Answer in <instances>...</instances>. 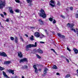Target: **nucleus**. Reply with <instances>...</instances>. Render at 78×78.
<instances>
[{
	"mask_svg": "<svg viewBox=\"0 0 78 78\" xmlns=\"http://www.w3.org/2000/svg\"><path fill=\"white\" fill-rule=\"evenodd\" d=\"M37 46V42L35 43V45L33 44H28L26 46V51H28L29 48L31 47H36Z\"/></svg>",
	"mask_w": 78,
	"mask_h": 78,
	"instance_id": "f257e3e1",
	"label": "nucleus"
},
{
	"mask_svg": "<svg viewBox=\"0 0 78 78\" xmlns=\"http://www.w3.org/2000/svg\"><path fill=\"white\" fill-rule=\"evenodd\" d=\"M40 12L41 13H40V16L42 17L43 19H45L47 17V14H45V11L43 9L41 8L40 10Z\"/></svg>",
	"mask_w": 78,
	"mask_h": 78,
	"instance_id": "f03ea898",
	"label": "nucleus"
},
{
	"mask_svg": "<svg viewBox=\"0 0 78 78\" xmlns=\"http://www.w3.org/2000/svg\"><path fill=\"white\" fill-rule=\"evenodd\" d=\"M28 62V59L26 58H24L21 59L20 61V62Z\"/></svg>",
	"mask_w": 78,
	"mask_h": 78,
	"instance_id": "7ed1b4c3",
	"label": "nucleus"
},
{
	"mask_svg": "<svg viewBox=\"0 0 78 78\" xmlns=\"http://www.w3.org/2000/svg\"><path fill=\"white\" fill-rule=\"evenodd\" d=\"M47 70H48V69L47 68H45L43 71L44 74L42 75L43 76H45L46 75L47 73Z\"/></svg>",
	"mask_w": 78,
	"mask_h": 78,
	"instance_id": "20e7f679",
	"label": "nucleus"
},
{
	"mask_svg": "<svg viewBox=\"0 0 78 78\" xmlns=\"http://www.w3.org/2000/svg\"><path fill=\"white\" fill-rule=\"evenodd\" d=\"M1 2H2V3H0V8L2 9L3 6H5V2H3L1 1Z\"/></svg>",
	"mask_w": 78,
	"mask_h": 78,
	"instance_id": "39448f33",
	"label": "nucleus"
},
{
	"mask_svg": "<svg viewBox=\"0 0 78 78\" xmlns=\"http://www.w3.org/2000/svg\"><path fill=\"white\" fill-rule=\"evenodd\" d=\"M0 55L2 56H3V57H7L8 56L6 54L5 52H0Z\"/></svg>",
	"mask_w": 78,
	"mask_h": 78,
	"instance_id": "423d86ee",
	"label": "nucleus"
},
{
	"mask_svg": "<svg viewBox=\"0 0 78 78\" xmlns=\"http://www.w3.org/2000/svg\"><path fill=\"white\" fill-rule=\"evenodd\" d=\"M67 26L69 28H72L73 27V26H74V24H70V23H68L67 24Z\"/></svg>",
	"mask_w": 78,
	"mask_h": 78,
	"instance_id": "0eeeda50",
	"label": "nucleus"
},
{
	"mask_svg": "<svg viewBox=\"0 0 78 78\" xmlns=\"http://www.w3.org/2000/svg\"><path fill=\"white\" fill-rule=\"evenodd\" d=\"M39 22V23L40 25H44V22L42 21V20L41 19H39L38 20Z\"/></svg>",
	"mask_w": 78,
	"mask_h": 78,
	"instance_id": "6e6552de",
	"label": "nucleus"
},
{
	"mask_svg": "<svg viewBox=\"0 0 78 78\" xmlns=\"http://www.w3.org/2000/svg\"><path fill=\"white\" fill-rule=\"evenodd\" d=\"M34 34L35 36L37 37H40V34L38 32H36Z\"/></svg>",
	"mask_w": 78,
	"mask_h": 78,
	"instance_id": "1a4fd4ad",
	"label": "nucleus"
},
{
	"mask_svg": "<svg viewBox=\"0 0 78 78\" xmlns=\"http://www.w3.org/2000/svg\"><path fill=\"white\" fill-rule=\"evenodd\" d=\"M17 53L18 54V56L20 58H22L23 57V54H22L21 52L20 51V52H18Z\"/></svg>",
	"mask_w": 78,
	"mask_h": 78,
	"instance_id": "9d476101",
	"label": "nucleus"
},
{
	"mask_svg": "<svg viewBox=\"0 0 78 78\" xmlns=\"http://www.w3.org/2000/svg\"><path fill=\"white\" fill-rule=\"evenodd\" d=\"M8 71L9 73H10L12 74V75H14V70H12L11 69H10L9 70H8Z\"/></svg>",
	"mask_w": 78,
	"mask_h": 78,
	"instance_id": "9b49d317",
	"label": "nucleus"
},
{
	"mask_svg": "<svg viewBox=\"0 0 78 78\" xmlns=\"http://www.w3.org/2000/svg\"><path fill=\"white\" fill-rule=\"evenodd\" d=\"M37 51L39 53H40L41 54L43 53V51H42V50H41L40 48L37 49Z\"/></svg>",
	"mask_w": 78,
	"mask_h": 78,
	"instance_id": "f8f14e48",
	"label": "nucleus"
},
{
	"mask_svg": "<svg viewBox=\"0 0 78 78\" xmlns=\"http://www.w3.org/2000/svg\"><path fill=\"white\" fill-rule=\"evenodd\" d=\"M27 2L28 3H30L29 6H33V3H31L32 2V0H27Z\"/></svg>",
	"mask_w": 78,
	"mask_h": 78,
	"instance_id": "ddd939ff",
	"label": "nucleus"
},
{
	"mask_svg": "<svg viewBox=\"0 0 78 78\" xmlns=\"http://www.w3.org/2000/svg\"><path fill=\"white\" fill-rule=\"evenodd\" d=\"M3 74L4 76L6 78H10L6 74V73L4 71H2Z\"/></svg>",
	"mask_w": 78,
	"mask_h": 78,
	"instance_id": "4468645a",
	"label": "nucleus"
},
{
	"mask_svg": "<svg viewBox=\"0 0 78 78\" xmlns=\"http://www.w3.org/2000/svg\"><path fill=\"white\" fill-rule=\"evenodd\" d=\"M9 10H10V12L11 14H14V11L12 10V7H9Z\"/></svg>",
	"mask_w": 78,
	"mask_h": 78,
	"instance_id": "2eb2a0df",
	"label": "nucleus"
},
{
	"mask_svg": "<svg viewBox=\"0 0 78 78\" xmlns=\"http://www.w3.org/2000/svg\"><path fill=\"white\" fill-rule=\"evenodd\" d=\"M15 42L16 44H18V38L17 37H15Z\"/></svg>",
	"mask_w": 78,
	"mask_h": 78,
	"instance_id": "dca6fc26",
	"label": "nucleus"
},
{
	"mask_svg": "<svg viewBox=\"0 0 78 78\" xmlns=\"http://www.w3.org/2000/svg\"><path fill=\"white\" fill-rule=\"evenodd\" d=\"M73 50L75 52V53L76 54H77L78 53V50H77V49L75 48H74L73 49Z\"/></svg>",
	"mask_w": 78,
	"mask_h": 78,
	"instance_id": "f3484780",
	"label": "nucleus"
},
{
	"mask_svg": "<svg viewBox=\"0 0 78 78\" xmlns=\"http://www.w3.org/2000/svg\"><path fill=\"white\" fill-rule=\"evenodd\" d=\"M11 63V61H5L4 62V64H9Z\"/></svg>",
	"mask_w": 78,
	"mask_h": 78,
	"instance_id": "a211bd4d",
	"label": "nucleus"
},
{
	"mask_svg": "<svg viewBox=\"0 0 78 78\" xmlns=\"http://www.w3.org/2000/svg\"><path fill=\"white\" fill-rule=\"evenodd\" d=\"M40 38L41 39H42L43 37H45V36L44 35V34H41V35H40Z\"/></svg>",
	"mask_w": 78,
	"mask_h": 78,
	"instance_id": "6ab92c4d",
	"label": "nucleus"
},
{
	"mask_svg": "<svg viewBox=\"0 0 78 78\" xmlns=\"http://www.w3.org/2000/svg\"><path fill=\"white\" fill-rule=\"evenodd\" d=\"M52 68L53 69H58V67H57V66L56 65L53 66Z\"/></svg>",
	"mask_w": 78,
	"mask_h": 78,
	"instance_id": "aec40b11",
	"label": "nucleus"
},
{
	"mask_svg": "<svg viewBox=\"0 0 78 78\" xmlns=\"http://www.w3.org/2000/svg\"><path fill=\"white\" fill-rule=\"evenodd\" d=\"M32 37H30V40L31 41H34V36L33 35L31 36Z\"/></svg>",
	"mask_w": 78,
	"mask_h": 78,
	"instance_id": "412c9836",
	"label": "nucleus"
},
{
	"mask_svg": "<svg viewBox=\"0 0 78 78\" xmlns=\"http://www.w3.org/2000/svg\"><path fill=\"white\" fill-rule=\"evenodd\" d=\"M44 31L45 32V33H46V34L48 36V32H47V30L46 29H45L44 30Z\"/></svg>",
	"mask_w": 78,
	"mask_h": 78,
	"instance_id": "4be33fe9",
	"label": "nucleus"
},
{
	"mask_svg": "<svg viewBox=\"0 0 78 78\" xmlns=\"http://www.w3.org/2000/svg\"><path fill=\"white\" fill-rule=\"evenodd\" d=\"M23 67L24 69H27L28 66L27 65H24Z\"/></svg>",
	"mask_w": 78,
	"mask_h": 78,
	"instance_id": "5701e85b",
	"label": "nucleus"
},
{
	"mask_svg": "<svg viewBox=\"0 0 78 78\" xmlns=\"http://www.w3.org/2000/svg\"><path fill=\"white\" fill-rule=\"evenodd\" d=\"M15 11L16 12H17V13H19L20 12V11L19 9H16Z\"/></svg>",
	"mask_w": 78,
	"mask_h": 78,
	"instance_id": "b1692460",
	"label": "nucleus"
},
{
	"mask_svg": "<svg viewBox=\"0 0 78 78\" xmlns=\"http://www.w3.org/2000/svg\"><path fill=\"white\" fill-rule=\"evenodd\" d=\"M16 3H20V1L19 0H15Z\"/></svg>",
	"mask_w": 78,
	"mask_h": 78,
	"instance_id": "393cba45",
	"label": "nucleus"
},
{
	"mask_svg": "<svg viewBox=\"0 0 78 78\" xmlns=\"http://www.w3.org/2000/svg\"><path fill=\"white\" fill-rule=\"evenodd\" d=\"M5 69H4V67H2L0 66V70H3Z\"/></svg>",
	"mask_w": 78,
	"mask_h": 78,
	"instance_id": "a878e982",
	"label": "nucleus"
},
{
	"mask_svg": "<svg viewBox=\"0 0 78 78\" xmlns=\"http://www.w3.org/2000/svg\"><path fill=\"white\" fill-rule=\"evenodd\" d=\"M10 40L11 41H13L14 40V38L13 37H11L10 38Z\"/></svg>",
	"mask_w": 78,
	"mask_h": 78,
	"instance_id": "bb28decb",
	"label": "nucleus"
},
{
	"mask_svg": "<svg viewBox=\"0 0 78 78\" xmlns=\"http://www.w3.org/2000/svg\"><path fill=\"white\" fill-rule=\"evenodd\" d=\"M70 74H67L66 75V76H65V78H69V77H70Z\"/></svg>",
	"mask_w": 78,
	"mask_h": 78,
	"instance_id": "cd10ccee",
	"label": "nucleus"
},
{
	"mask_svg": "<svg viewBox=\"0 0 78 78\" xmlns=\"http://www.w3.org/2000/svg\"><path fill=\"white\" fill-rule=\"evenodd\" d=\"M52 23L54 24L56 23V21L55 20L53 19V21H52Z\"/></svg>",
	"mask_w": 78,
	"mask_h": 78,
	"instance_id": "c85d7f7f",
	"label": "nucleus"
},
{
	"mask_svg": "<svg viewBox=\"0 0 78 78\" xmlns=\"http://www.w3.org/2000/svg\"><path fill=\"white\" fill-rule=\"evenodd\" d=\"M49 20L50 21V22H52L53 20V18H50L49 19Z\"/></svg>",
	"mask_w": 78,
	"mask_h": 78,
	"instance_id": "c756f323",
	"label": "nucleus"
},
{
	"mask_svg": "<svg viewBox=\"0 0 78 78\" xmlns=\"http://www.w3.org/2000/svg\"><path fill=\"white\" fill-rule=\"evenodd\" d=\"M37 58H39V59H41V57L40 56L37 54Z\"/></svg>",
	"mask_w": 78,
	"mask_h": 78,
	"instance_id": "7c9ffc66",
	"label": "nucleus"
},
{
	"mask_svg": "<svg viewBox=\"0 0 78 78\" xmlns=\"http://www.w3.org/2000/svg\"><path fill=\"white\" fill-rule=\"evenodd\" d=\"M57 35L58 37H61V36H62V35L59 33H57Z\"/></svg>",
	"mask_w": 78,
	"mask_h": 78,
	"instance_id": "2f4dec72",
	"label": "nucleus"
},
{
	"mask_svg": "<svg viewBox=\"0 0 78 78\" xmlns=\"http://www.w3.org/2000/svg\"><path fill=\"white\" fill-rule=\"evenodd\" d=\"M35 73H38V70H37V69H35Z\"/></svg>",
	"mask_w": 78,
	"mask_h": 78,
	"instance_id": "473e14b6",
	"label": "nucleus"
},
{
	"mask_svg": "<svg viewBox=\"0 0 78 78\" xmlns=\"http://www.w3.org/2000/svg\"><path fill=\"white\" fill-rule=\"evenodd\" d=\"M61 37L63 39H65V37H66L64 35H62Z\"/></svg>",
	"mask_w": 78,
	"mask_h": 78,
	"instance_id": "72a5a7b5",
	"label": "nucleus"
},
{
	"mask_svg": "<svg viewBox=\"0 0 78 78\" xmlns=\"http://www.w3.org/2000/svg\"><path fill=\"white\" fill-rule=\"evenodd\" d=\"M69 9L71 10V11H72L73 10V7H71L69 8Z\"/></svg>",
	"mask_w": 78,
	"mask_h": 78,
	"instance_id": "f704fd0d",
	"label": "nucleus"
},
{
	"mask_svg": "<svg viewBox=\"0 0 78 78\" xmlns=\"http://www.w3.org/2000/svg\"><path fill=\"white\" fill-rule=\"evenodd\" d=\"M50 2H51V3H53V4H54V3H55V2L53 0H51L50 1Z\"/></svg>",
	"mask_w": 78,
	"mask_h": 78,
	"instance_id": "c9c22d12",
	"label": "nucleus"
},
{
	"mask_svg": "<svg viewBox=\"0 0 78 78\" xmlns=\"http://www.w3.org/2000/svg\"><path fill=\"white\" fill-rule=\"evenodd\" d=\"M33 67L34 69H37V68H36V65H34L33 66Z\"/></svg>",
	"mask_w": 78,
	"mask_h": 78,
	"instance_id": "e433bc0d",
	"label": "nucleus"
},
{
	"mask_svg": "<svg viewBox=\"0 0 78 78\" xmlns=\"http://www.w3.org/2000/svg\"><path fill=\"white\" fill-rule=\"evenodd\" d=\"M57 5H58V6H60L61 5V4H60V2L58 1Z\"/></svg>",
	"mask_w": 78,
	"mask_h": 78,
	"instance_id": "4c0bfd02",
	"label": "nucleus"
},
{
	"mask_svg": "<svg viewBox=\"0 0 78 78\" xmlns=\"http://www.w3.org/2000/svg\"><path fill=\"white\" fill-rule=\"evenodd\" d=\"M20 39H21V40H22V42H23V41H24V40H23V38H22V36L20 37Z\"/></svg>",
	"mask_w": 78,
	"mask_h": 78,
	"instance_id": "58836bf2",
	"label": "nucleus"
},
{
	"mask_svg": "<svg viewBox=\"0 0 78 78\" xmlns=\"http://www.w3.org/2000/svg\"><path fill=\"white\" fill-rule=\"evenodd\" d=\"M60 17H62V18H63V19H65V16H64L62 15H61V16H60Z\"/></svg>",
	"mask_w": 78,
	"mask_h": 78,
	"instance_id": "ea45409f",
	"label": "nucleus"
},
{
	"mask_svg": "<svg viewBox=\"0 0 78 78\" xmlns=\"http://www.w3.org/2000/svg\"><path fill=\"white\" fill-rule=\"evenodd\" d=\"M50 6H52V7H54V6H55V5H53L52 4L50 3Z\"/></svg>",
	"mask_w": 78,
	"mask_h": 78,
	"instance_id": "a19ab883",
	"label": "nucleus"
},
{
	"mask_svg": "<svg viewBox=\"0 0 78 78\" xmlns=\"http://www.w3.org/2000/svg\"><path fill=\"white\" fill-rule=\"evenodd\" d=\"M0 15H1V16L2 17H3V18H4V15H3V14L1 13V14H0Z\"/></svg>",
	"mask_w": 78,
	"mask_h": 78,
	"instance_id": "79ce46f5",
	"label": "nucleus"
},
{
	"mask_svg": "<svg viewBox=\"0 0 78 78\" xmlns=\"http://www.w3.org/2000/svg\"><path fill=\"white\" fill-rule=\"evenodd\" d=\"M66 48L67 50H68V51H71V50H70V49H69V48L68 47H67Z\"/></svg>",
	"mask_w": 78,
	"mask_h": 78,
	"instance_id": "37998d69",
	"label": "nucleus"
},
{
	"mask_svg": "<svg viewBox=\"0 0 78 78\" xmlns=\"http://www.w3.org/2000/svg\"><path fill=\"white\" fill-rule=\"evenodd\" d=\"M9 19L7 18V19H6V20H5V21H6V22H9Z\"/></svg>",
	"mask_w": 78,
	"mask_h": 78,
	"instance_id": "c03bdc74",
	"label": "nucleus"
},
{
	"mask_svg": "<svg viewBox=\"0 0 78 78\" xmlns=\"http://www.w3.org/2000/svg\"><path fill=\"white\" fill-rule=\"evenodd\" d=\"M66 59L67 62H69V59H68L67 58H66Z\"/></svg>",
	"mask_w": 78,
	"mask_h": 78,
	"instance_id": "a18cd8bd",
	"label": "nucleus"
},
{
	"mask_svg": "<svg viewBox=\"0 0 78 78\" xmlns=\"http://www.w3.org/2000/svg\"><path fill=\"white\" fill-rule=\"evenodd\" d=\"M38 66H41V67H44V66L42 65H39Z\"/></svg>",
	"mask_w": 78,
	"mask_h": 78,
	"instance_id": "49530a36",
	"label": "nucleus"
},
{
	"mask_svg": "<svg viewBox=\"0 0 78 78\" xmlns=\"http://www.w3.org/2000/svg\"><path fill=\"white\" fill-rule=\"evenodd\" d=\"M41 70H42V69H38V71L40 72H41Z\"/></svg>",
	"mask_w": 78,
	"mask_h": 78,
	"instance_id": "de8ad7c7",
	"label": "nucleus"
},
{
	"mask_svg": "<svg viewBox=\"0 0 78 78\" xmlns=\"http://www.w3.org/2000/svg\"><path fill=\"white\" fill-rule=\"evenodd\" d=\"M61 57L62 58H66V57L63 56V55H61Z\"/></svg>",
	"mask_w": 78,
	"mask_h": 78,
	"instance_id": "09e8293b",
	"label": "nucleus"
},
{
	"mask_svg": "<svg viewBox=\"0 0 78 78\" xmlns=\"http://www.w3.org/2000/svg\"><path fill=\"white\" fill-rule=\"evenodd\" d=\"M76 32L77 33H78V29L77 28H76Z\"/></svg>",
	"mask_w": 78,
	"mask_h": 78,
	"instance_id": "8fccbe9b",
	"label": "nucleus"
},
{
	"mask_svg": "<svg viewBox=\"0 0 78 78\" xmlns=\"http://www.w3.org/2000/svg\"><path fill=\"white\" fill-rule=\"evenodd\" d=\"M40 43H41V44H44V42L43 41H40Z\"/></svg>",
	"mask_w": 78,
	"mask_h": 78,
	"instance_id": "3c124183",
	"label": "nucleus"
},
{
	"mask_svg": "<svg viewBox=\"0 0 78 78\" xmlns=\"http://www.w3.org/2000/svg\"><path fill=\"white\" fill-rule=\"evenodd\" d=\"M4 15H5V16H6V13L5 12H4Z\"/></svg>",
	"mask_w": 78,
	"mask_h": 78,
	"instance_id": "603ef678",
	"label": "nucleus"
},
{
	"mask_svg": "<svg viewBox=\"0 0 78 78\" xmlns=\"http://www.w3.org/2000/svg\"><path fill=\"white\" fill-rule=\"evenodd\" d=\"M57 75H59V73H56Z\"/></svg>",
	"mask_w": 78,
	"mask_h": 78,
	"instance_id": "864d4df0",
	"label": "nucleus"
},
{
	"mask_svg": "<svg viewBox=\"0 0 78 78\" xmlns=\"http://www.w3.org/2000/svg\"><path fill=\"white\" fill-rule=\"evenodd\" d=\"M25 36H26V37H28V36L27 34H25Z\"/></svg>",
	"mask_w": 78,
	"mask_h": 78,
	"instance_id": "5fc2aeb1",
	"label": "nucleus"
},
{
	"mask_svg": "<svg viewBox=\"0 0 78 78\" xmlns=\"http://www.w3.org/2000/svg\"><path fill=\"white\" fill-rule=\"evenodd\" d=\"M73 31H74V33H76V30H75V29H74V30H73Z\"/></svg>",
	"mask_w": 78,
	"mask_h": 78,
	"instance_id": "6e6d98bb",
	"label": "nucleus"
},
{
	"mask_svg": "<svg viewBox=\"0 0 78 78\" xmlns=\"http://www.w3.org/2000/svg\"><path fill=\"white\" fill-rule=\"evenodd\" d=\"M66 11H69V9H66Z\"/></svg>",
	"mask_w": 78,
	"mask_h": 78,
	"instance_id": "4d7b16f0",
	"label": "nucleus"
},
{
	"mask_svg": "<svg viewBox=\"0 0 78 78\" xmlns=\"http://www.w3.org/2000/svg\"><path fill=\"white\" fill-rule=\"evenodd\" d=\"M76 72H77V74H78V69L76 70Z\"/></svg>",
	"mask_w": 78,
	"mask_h": 78,
	"instance_id": "13d9d810",
	"label": "nucleus"
},
{
	"mask_svg": "<svg viewBox=\"0 0 78 78\" xmlns=\"http://www.w3.org/2000/svg\"><path fill=\"white\" fill-rule=\"evenodd\" d=\"M74 30V29H73V28H72V29H71V31H73V30Z\"/></svg>",
	"mask_w": 78,
	"mask_h": 78,
	"instance_id": "bf43d9fd",
	"label": "nucleus"
},
{
	"mask_svg": "<svg viewBox=\"0 0 78 78\" xmlns=\"http://www.w3.org/2000/svg\"><path fill=\"white\" fill-rule=\"evenodd\" d=\"M53 51L54 52V53H56V51H55V50L54 49Z\"/></svg>",
	"mask_w": 78,
	"mask_h": 78,
	"instance_id": "052dcab7",
	"label": "nucleus"
},
{
	"mask_svg": "<svg viewBox=\"0 0 78 78\" xmlns=\"http://www.w3.org/2000/svg\"><path fill=\"white\" fill-rule=\"evenodd\" d=\"M30 28L32 29L33 28H34V27H31Z\"/></svg>",
	"mask_w": 78,
	"mask_h": 78,
	"instance_id": "680f3d73",
	"label": "nucleus"
},
{
	"mask_svg": "<svg viewBox=\"0 0 78 78\" xmlns=\"http://www.w3.org/2000/svg\"><path fill=\"white\" fill-rule=\"evenodd\" d=\"M51 50H52V51H53L54 50V49H51Z\"/></svg>",
	"mask_w": 78,
	"mask_h": 78,
	"instance_id": "e2e57ef3",
	"label": "nucleus"
},
{
	"mask_svg": "<svg viewBox=\"0 0 78 78\" xmlns=\"http://www.w3.org/2000/svg\"><path fill=\"white\" fill-rule=\"evenodd\" d=\"M22 78H25V77H24V76H22Z\"/></svg>",
	"mask_w": 78,
	"mask_h": 78,
	"instance_id": "0e129e2a",
	"label": "nucleus"
},
{
	"mask_svg": "<svg viewBox=\"0 0 78 78\" xmlns=\"http://www.w3.org/2000/svg\"><path fill=\"white\" fill-rule=\"evenodd\" d=\"M1 27L2 28H3V26H1Z\"/></svg>",
	"mask_w": 78,
	"mask_h": 78,
	"instance_id": "69168bd1",
	"label": "nucleus"
},
{
	"mask_svg": "<svg viewBox=\"0 0 78 78\" xmlns=\"http://www.w3.org/2000/svg\"><path fill=\"white\" fill-rule=\"evenodd\" d=\"M54 45L55 46H56V44H55Z\"/></svg>",
	"mask_w": 78,
	"mask_h": 78,
	"instance_id": "338daca9",
	"label": "nucleus"
},
{
	"mask_svg": "<svg viewBox=\"0 0 78 78\" xmlns=\"http://www.w3.org/2000/svg\"><path fill=\"white\" fill-rule=\"evenodd\" d=\"M1 25V23H0V25Z\"/></svg>",
	"mask_w": 78,
	"mask_h": 78,
	"instance_id": "774afa93",
	"label": "nucleus"
}]
</instances>
